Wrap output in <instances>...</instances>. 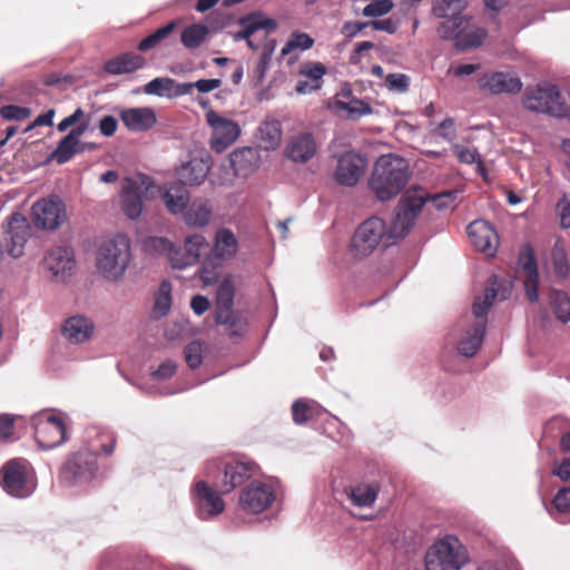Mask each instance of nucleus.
<instances>
[{
	"label": "nucleus",
	"mask_w": 570,
	"mask_h": 570,
	"mask_svg": "<svg viewBox=\"0 0 570 570\" xmlns=\"http://www.w3.org/2000/svg\"><path fill=\"white\" fill-rule=\"evenodd\" d=\"M425 197L421 193L405 191L401 197L394 219L387 228L386 223L372 216L363 222L351 239V253L357 258L372 254L383 239L404 238L415 225L423 209Z\"/></svg>",
	"instance_id": "f257e3e1"
},
{
	"label": "nucleus",
	"mask_w": 570,
	"mask_h": 570,
	"mask_svg": "<svg viewBox=\"0 0 570 570\" xmlns=\"http://www.w3.org/2000/svg\"><path fill=\"white\" fill-rule=\"evenodd\" d=\"M411 173L407 161L393 154L382 155L375 161L368 187L381 202L399 195L406 186Z\"/></svg>",
	"instance_id": "f03ea898"
},
{
	"label": "nucleus",
	"mask_w": 570,
	"mask_h": 570,
	"mask_svg": "<svg viewBox=\"0 0 570 570\" xmlns=\"http://www.w3.org/2000/svg\"><path fill=\"white\" fill-rule=\"evenodd\" d=\"M99 448L92 445L91 449L83 448L70 454L61 468V480L69 485L91 481L98 471L97 455L99 453L111 455L116 448V436L112 433H101L98 435Z\"/></svg>",
	"instance_id": "7ed1b4c3"
},
{
	"label": "nucleus",
	"mask_w": 570,
	"mask_h": 570,
	"mask_svg": "<svg viewBox=\"0 0 570 570\" xmlns=\"http://www.w3.org/2000/svg\"><path fill=\"white\" fill-rule=\"evenodd\" d=\"M97 268L109 281L120 279L131 262L130 239L117 234L104 240L97 254Z\"/></svg>",
	"instance_id": "20e7f679"
},
{
	"label": "nucleus",
	"mask_w": 570,
	"mask_h": 570,
	"mask_svg": "<svg viewBox=\"0 0 570 570\" xmlns=\"http://www.w3.org/2000/svg\"><path fill=\"white\" fill-rule=\"evenodd\" d=\"M255 468V464L248 461L216 459L207 462L205 473L214 480V485L222 494H227L253 478Z\"/></svg>",
	"instance_id": "39448f33"
},
{
	"label": "nucleus",
	"mask_w": 570,
	"mask_h": 570,
	"mask_svg": "<svg viewBox=\"0 0 570 570\" xmlns=\"http://www.w3.org/2000/svg\"><path fill=\"white\" fill-rule=\"evenodd\" d=\"M238 252V239L229 228H219L214 236L210 253L203 262L200 278L206 285L215 284L219 278L218 268L233 259Z\"/></svg>",
	"instance_id": "423d86ee"
},
{
	"label": "nucleus",
	"mask_w": 570,
	"mask_h": 570,
	"mask_svg": "<svg viewBox=\"0 0 570 570\" xmlns=\"http://www.w3.org/2000/svg\"><path fill=\"white\" fill-rule=\"evenodd\" d=\"M495 298L497 289L493 286L487 287L482 297H475L472 306V313L475 321L472 326L465 331L459 342L458 350L460 354L466 357H471L476 354L485 334L488 311Z\"/></svg>",
	"instance_id": "0eeeda50"
},
{
	"label": "nucleus",
	"mask_w": 570,
	"mask_h": 570,
	"mask_svg": "<svg viewBox=\"0 0 570 570\" xmlns=\"http://www.w3.org/2000/svg\"><path fill=\"white\" fill-rule=\"evenodd\" d=\"M468 553L459 539L448 535L429 548L425 554L426 570H461L468 562Z\"/></svg>",
	"instance_id": "6e6552de"
},
{
	"label": "nucleus",
	"mask_w": 570,
	"mask_h": 570,
	"mask_svg": "<svg viewBox=\"0 0 570 570\" xmlns=\"http://www.w3.org/2000/svg\"><path fill=\"white\" fill-rule=\"evenodd\" d=\"M523 106L528 110L548 114L562 118L568 112L558 87L551 83H540L533 89H528L523 96Z\"/></svg>",
	"instance_id": "1a4fd4ad"
},
{
	"label": "nucleus",
	"mask_w": 570,
	"mask_h": 570,
	"mask_svg": "<svg viewBox=\"0 0 570 570\" xmlns=\"http://www.w3.org/2000/svg\"><path fill=\"white\" fill-rule=\"evenodd\" d=\"M156 185L147 177L141 176L138 179L125 178L120 193V207L122 213L129 219H137L144 212L145 197L151 194Z\"/></svg>",
	"instance_id": "9d476101"
},
{
	"label": "nucleus",
	"mask_w": 570,
	"mask_h": 570,
	"mask_svg": "<svg viewBox=\"0 0 570 570\" xmlns=\"http://www.w3.org/2000/svg\"><path fill=\"white\" fill-rule=\"evenodd\" d=\"M0 485L9 495L20 499L29 497L35 490L27 464L16 459L1 468Z\"/></svg>",
	"instance_id": "9b49d317"
},
{
	"label": "nucleus",
	"mask_w": 570,
	"mask_h": 570,
	"mask_svg": "<svg viewBox=\"0 0 570 570\" xmlns=\"http://www.w3.org/2000/svg\"><path fill=\"white\" fill-rule=\"evenodd\" d=\"M31 217L38 228L53 230L65 223L66 206L56 195L42 198L32 205Z\"/></svg>",
	"instance_id": "f8f14e48"
},
{
	"label": "nucleus",
	"mask_w": 570,
	"mask_h": 570,
	"mask_svg": "<svg viewBox=\"0 0 570 570\" xmlns=\"http://www.w3.org/2000/svg\"><path fill=\"white\" fill-rule=\"evenodd\" d=\"M35 438L42 449H53L66 440V424L59 416L40 413L32 419Z\"/></svg>",
	"instance_id": "ddd939ff"
},
{
	"label": "nucleus",
	"mask_w": 570,
	"mask_h": 570,
	"mask_svg": "<svg viewBox=\"0 0 570 570\" xmlns=\"http://www.w3.org/2000/svg\"><path fill=\"white\" fill-rule=\"evenodd\" d=\"M206 120L213 129L210 147L216 153H222L233 145L240 134L237 122L219 116L214 110L206 114Z\"/></svg>",
	"instance_id": "4468645a"
},
{
	"label": "nucleus",
	"mask_w": 570,
	"mask_h": 570,
	"mask_svg": "<svg viewBox=\"0 0 570 570\" xmlns=\"http://www.w3.org/2000/svg\"><path fill=\"white\" fill-rule=\"evenodd\" d=\"M197 513L202 520H208L219 515L225 510V502L222 493L214 485H209L206 481H197L193 490Z\"/></svg>",
	"instance_id": "2eb2a0df"
},
{
	"label": "nucleus",
	"mask_w": 570,
	"mask_h": 570,
	"mask_svg": "<svg viewBox=\"0 0 570 570\" xmlns=\"http://www.w3.org/2000/svg\"><path fill=\"white\" fill-rule=\"evenodd\" d=\"M275 500L274 490L262 482H252L239 494V507L248 513H261Z\"/></svg>",
	"instance_id": "dca6fc26"
},
{
	"label": "nucleus",
	"mask_w": 570,
	"mask_h": 570,
	"mask_svg": "<svg viewBox=\"0 0 570 570\" xmlns=\"http://www.w3.org/2000/svg\"><path fill=\"white\" fill-rule=\"evenodd\" d=\"M208 247L207 239L200 234H193L185 238L183 248L170 250L169 262L173 268L183 269L196 265L202 252Z\"/></svg>",
	"instance_id": "f3484780"
},
{
	"label": "nucleus",
	"mask_w": 570,
	"mask_h": 570,
	"mask_svg": "<svg viewBox=\"0 0 570 570\" xmlns=\"http://www.w3.org/2000/svg\"><path fill=\"white\" fill-rule=\"evenodd\" d=\"M46 268L57 282H63L73 273L76 261L71 247L57 246L51 248L43 258Z\"/></svg>",
	"instance_id": "a211bd4d"
},
{
	"label": "nucleus",
	"mask_w": 570,
	"mask_h": 570,
	"mask_svg": "<svg viewBox=\"0 0 570 570\" xmlns=\"http://www.w3.org/2000/svg\"><path fill=\"white\" fill-rule=\"evenodd\" d=\"M468 236L471 244L485 256L495 255L499 246V236L495 229L485 220L478 219L468 226Z\"/></svg>",
	"instance_id": "6ab92c4d"
},
{
	"label": "nucleus",
	"mask_w": 570,
	"mask_h": 570,
	"mask_svg": "<svg viewBox=\"0 0 570 570\" xmlns=\"http://www.w3.org/2000/svg\"><path fill=\"white\" fill-rule=\"evenodd\" d=\"M365 167L364 157L355 153H345L337 160L335 180L342 186H355L364 174Z\"/></svg>",
	"instance_id": "aec40b11"
},
{
	"label": "nucleus",
	"mask_w": 570,
	"mask_h": 570,
	"mask_svg": "<svg viewBox=\"0 0 570 570\" xmlns=\"http://www.w3.org/2000/svg\"><path fill=\"white\" fill-rule=\"evenodd\" d=\"M32 227L26 216L20 213H13L8 218L7 240L8 252L12 257H20L23 254V247L31 236Z\"/></svg>",
	"instance_id": "412c9836"
},
{
	"label": "nucleus",
	"mask_w": 570,
	"mask_h": 570,
	"mask_svg": "<svg viewBox=\"0 0 570 570\" xmlns=\"http://www.w3.org/2000/svg\"><path fill=\"white\" fill-rule=\"evenodd\" d=\"M89 124L81 122L73 127L57 145L56 149L49 155L50 160L62 165L68 163L77 154L85 151V144L80 141V137L88 130Z\"/></svg>",
	"instance_id": "4be33fe9"
},
{
	"label": "nucleus",
	"mask_w": 570,
	"mask_h": 570,
	"mask_svg": "<svg viewBox=\"0 0 570 570\" xmlns=\"http://www.w3.org/2000/svg\"><path fill=\"white\" fill-rule=\"evenodd\" d=\"M479 86L482 90H487L492 95H514L521 91L522 81L518 76L495 71L480 78Z\"/></svg>",
	"instance_id": "5701e85b"
},
{
	"label": "nucleus",
	"mask_w": 570,
	"mask_h": 570,
	"mask_svg": "<svg viewBox=\"0 0 570 570\" xmlns=\"http://www.w3.org/2000/svg\"><path fill=\"white\" fill-rule=\"evenodd\" d=\"M317 151V142L309 132H299L292 136L285 147V155L294 163L305 164Z\"/></svg>",
	"instance_id": "b1692460"
},
{
	"label": "nucleus",
	"mask_w": 570,
	"mask_h": 570,
	"mask_svg": "<svg viewBox=\"0 0 570 570\" xmlns=\"http://www.w3.org/2000/svg\"><path fill=\"white\" fill-rule=\"evenodd\" d=\"M209 169L210 160L208 157H194L177 168V180L185 186H198L206 179Z\"/></svg>",
	"instance_id": "393cba45"
},
{
	"label": "nucleus",
	"mask_w": 570,
	"mask_h": 570,
	"mask_svg": "<svg viewBox=\"0 0 570 570\" xmlns=\"http://www.w3.org/2000/svg\"><path fill=\"white\" fill-rule=\"evenodd\" d=\"M120 120L130 131H147L151 129L156 121V112L150 107L127 108L120 111Z\"/></svg>",
	"instance_id": "a878e982"
},
{
	"label": "nucleus",
	"mask_w": 570,
	"mask_h": 570,
	"mask_svg": "<svg viewBox=\"0 0 570 570\" xmlns=\"http://www.w3.org/2000/svg\"><path fill=\"white\" fill-rule=\"evenodd\" d=\"M520 262L525 272L524 288L525 295L530 302L538 301L539 273L533 249L530 245H524L520 254Z\"/></svg>",
	"instance_id": "bb28decb"
},
{
	"label": "nucleus",
	"mask_w": 570,
	"mask_h": 570,
	"mask_svg": "<svg viewBox=\"0 0 570 570\" xmlns=\"http://www.w3.org/2000/svg\"><path fill=\"white\" fill-rule=\"evenodd\" d=\"M238 22L240 26L244 27V29L235 33L234 39L246 40L248 47L252 49L257 48L250 39L256 31L265 29L266 31L272 32L275 31L277 28V23L275 20L264 18L259 13H252L246 17H242Z\"/></svg>",
	"instance_id": "cd10ccee"
},
{
	"label": "nucleus",
	"mask_w": 570,
	"mask_h": 570,
	"mask_svg": "<svg viewBox=\"0 0 570 570\" xmlns=\"http://www.w3.org/2000/svg\"><path fill=\"white\" fill-rule=\"evenodd\" d=\"M146 66V59L131 51L122 52L105 61L104 70L111 76L131 73L142 69Z\"/></svg>",
	"instance_id": "c85d7f7f"
},
{
	"label": "nucleus",
	"mask_w": 570,
	"mask_h": 570,
	"mask_svg": "<svg viewBox=\"0 0 570 570\" xmlns=\"http://www.w3.org/2000/svg\"><path fill=\"white\" fill-rule=\"evenodd\" d=\"M380 491L381 484L377 481L360 482L344 490L352 503L358 508H372Z\"/></svg>",
	"instance_id": "c756f323"
},
{
	"label": "nucleus",
	"mask_w": 570,
	"mask_h": 570,
	"mask_svg": "<svg viewBox=\"0 0 570 570\" xmlns=\"http://www.w3.org/2000/svg\"><path fill=\"white\" fill-rule=\"evenodd\" d=\"M94 332V323L85 316H71L62 326L63 336L71 343H83L90 338Z\"/></svg>",
	"instance_id": "7c9ffc66"
},
{
	"label": "nucleus",
	"mask_w": 570,
	"mask_h": 570,
	"mask_svg": "<svg viewBox=\"0 0 570 570\" xmlns=\"http://www.w3.org/2000/svg\"><path fill=\"white\" fill-rule=\"evenodd\" d=\"M155 189L160 194L161 202L171 215H184L190 202L187 190L178 186H170L169 188L156 186Z\"/></svg>",
	"instance_id": "2f4dec72"
},
{
	"label": "nucleus",
	"mask_w": 570,
	"mask_h": 570,
	"mask_svg": "<svg viewBox=\"0 0 570 570\" xmlns=\"http://www.w3.org/2000/svg\"><path fill=\"white\" fill-rule=\"evenodd\" d=\"M213 215V206L209 200L195 198L189 202L183 215L184 222L191 227H205L209 224Z\"/></svg>",
	"instance_id": "473e14b6"
},
{
	"label": "nucleus",
	"mask_w": 570,
	"mask_h": 570,
	"mask_svg": "<svg viewBox=\"0 0 570 570\" xmlns=\"http://www.w3.org/2000/svg\"><path fill=\"white\" fill-rule=\"evenodd\" d=\"M229 163L236 176L247 177L257 169L258 157L253 148L245 147L234 150Z\"/></svg>",
	"instance_id": "72a5a7b5"
},
{
	"label": "nucleus",
	"mask_w": 570,
	"mask_h": 570,
	"mask_svg": "<svg viewBox=\"0 0 570 570\" xmlns=\"http://www.w3.org/2000/svg\"><path fill=\"white\" fill-rule=\"evenodd\" d=\"M214 318L216 324L225 326L230 337L243 336L246 332L247 320L240 312H235L233 308L227 309L223 317H219V312H215Z\"/></svg>",
	"instance_id": "f704fd0d"
},
{
	"label": "nucleus",
	"mask_w": 570,
	"mask_h": 570,
	"mask_svg": "<svg viewBox=\"0 0 570 570\" xmlns=\"http://www.w3.org/2000/svg\"><path fill=\"white\" fill-rule=\"evenodd\" d=\"M485 37L487 32L483 28L472 26L470 20L465 18L455 45L461 50L476 48L482 43Z\"/></svg>",
	"instance_id": "c9c22d12"
},
{
	"label": "nucleus",
	"mask_w": 570,
	"mask_h": 570,
	"mask_svg": "<svg viewBox=\"0 0 570 570\" xmlns=\"http://www.w3.org/2000/svg\"><path fill=\"white\" fill-rule=\"evenodd\" d=\"M258 137L264 149H275L282 140V124L276 119L265 120L258 127Z\"/></svg>",
	"instance_id": "e433bc0d"
},
{
	"label": "nucleus",
	"mask_w": 570,
	"mask_h": 570,
	"mask_svg": "<svg viewBox=\"0 0 570 570\" xmlns=\"http://www.w3.org/2000/svg\"><path fill=\"white\" fill-rule=\"evenodd\" d=\"M235 296V286L233 281L227 277L224 278L218 285L216 293L215 312H219V317L226 314V311L233 308Z\"/></svg>",
	"instance_id": "4c0bfd02"
},
{
	"label": "nucleus",
	"mask_w": 570,
	"mask_h": 570,
	"mask_svg": "<svg viewBox=\"0 0 570 570\" xmlns=\"http://www.w3.org/2000/svg\"><path fill=\"white\" fill-rule=\"evenodd\" d=\"M209 33L208 27L200 23H193L186 27L180 33V41L187 49L198 48Z\"/></svg>",
	"instance_id": "58836bf2"
},
{
	"label": "nucleus",
	"mask_w": 570,
	"mask_h": 570,
	"mask_svg": "<svg viewBox=\"0 0 570 570\" xmlns=\"http://www.w3.org/2000/svg\"><path fill=\"white\" fill-rule=\"evenodd\" d=\"M550 305L554 316L562 323L570 321V297L562 291L550 293Z\"/></svg>",
	"instance_id": "ea45409f"
},
{
	"label": "nucleus",
	"mask_w": 570,
	"mask_h": 570,
	"mask_svg": "<svg viewBox=\"0 0 570 570\" xmlns=\"http://www.w3.org/2000/svg\"><path fill=\"white\" fill-rule=\"evenodd\" d=\"M170 306L171 284L168 281H164L156 293L153 313L156 317H163L168 314Z\"/></svg>",
	"instance_id": "a19ab883"
},
{
	"label": "nucleus",
	"mask_w": 570,
	"mask_h": 570,
	"mask_svg": "<svg viewBox=\"0 0 570 570\" xmlns=\"http://www.w3.org/2000/svg\"><path fill=\"white\" fill-rule=\"evenodd\" d=\"M176 28V22L171 21L164 27H160L146 38H144L137 46V49L141 52H146L156 48L163 40L168 38Z\"/></svg>",
	"instance_id": "79ce46f5"
},
{
	"label": "nucleus",
	"mask_w": 570,
	"mask_h": 570,
	"mask_svg": "<svg viewBox=\"0 0 570 570\" xmlns=\"http://www.w3.org/2000/svg\"><path fill=\"white\" fill-rule=\"evenodd\" d=\"M327 73L325 65L318 61H308L301 66L299 75L311 81L312 87L321 89L323 77Z\"/></svg>",
	"instance_id": "37998d69"
},
{
	"label": "nucleus",
	"mask_w": 570,
	"mask_h": 570,
	"mask_svg": "<svg viewBox=\"0 0 570 570\" xmlns=\"http://www.w3.org/2000/svg\"><path fill=\"white\" fill-rule=\"evenodd\" d=\"M336 106L338 109L346 111L348 118L353 120L373 112L368 102L356 98H352L350 101L337 100Z\"/></svg>",
	"instance_id": "c03bdc74"
},
{
	"label": "nucleus",
	"mask_w": 570,
	"mask_h": 570,
	"mask_svg": "<svg viewBox=\"0 0 570 570\" xmlns=\"http://www.w3.org/2000/svg\"><path fill=\"white\" fill-rule=\"evenodd\" d=\"M468 0H433L432 12L435 17L461 14Z\"/></svg>",
	"instance_id": "a18cd8bd"
},
{
	"label": "nucleus",
	"mask_w": 570,
	"mask_h": 570,
	"mask_svg": "<svg viewBox=\"0 0 570 570\" xmlns=\"http://www.w3.org/2000/svg\"><path fill=\"white\" fill-rule=\"evenodd\" d=\"M445 19L438 28V35L442 39H458L465 17L462 14L442 17Z\"/></svg>",
	"instance_id": "49530a36"
},
{
	"label": "nucleus",
	"mask_w": 570,
	"mask_h": 570,
	"mask_svg": "<svg viewBox=\"0 0 570 570\" xmlns=\"http://www.w3.org/2000/svg\"><path fill=\"white\" fill-rule=\"evenodd\" d=\"M553 511L551 515L560 523H566L568 520L562 517L570 512V488L560 489L552 500Z\"/></svg>",
	"instance_id": "de8ad7c7"
},
{
	"label": "nucleus",
	"mask_w": 570,
	"mask_h": 570,
	"mask_svg": "<svg viewBox=\"0 0 570 570\" xmlns=\"http://www.w3.org/2000/svg\"><path fill=\"white\" fill-rule=\"evenodd\" d=\"M314 45V39L305 32H293L285 46L282 48V56H287L295 50H307Z\"/></svg>",
	"instance_id": "09e8293b"
},
{
	"label": "nucleus",
	"mask_w": 570,
	"mask_h": 570,
	"mask_svg": "<svg viewBox=\"0 0 570 570\" xmlns=\"http://www.w3.org/2000/svg\"><path fill=\"white\" fill-rule=\"evenodd\" d=\"M175 80L167 77L155 78L145 85L144 91L147 95L166 96L173 90Z\"/></svg>",
	"instance_id": "8fccbe9b"
},
{
	"label": "nucleus",
	"mask_w": 570,
	"mask_h": 570,
	"mask_svg": "<svg viewBox=\"0 0 570 570\" xmlns=\"http://www.w3.org/2000/svg\"><path fill=\"white\" fill-rule=\"evenodd\" d=\"M293 421L298 424H305L315 416V409L306 401L297 400L292 405Z\"/></svg>",
	"instance_id": "3c124183"
},
{
	"label": "nucleus",
	"mask_w": 570,
	"mask_h": 570,
	"mask_svg": "<svg viewBox=\"0 0 570 570\" xmlns=\"http://www.w3.org/2000/svg\"><path fill=\"white\" fill-rule=\"evenodd\" d=\"M185 361L190 368H197L203 363V345L198 341L189 343L184 351Z\"/></svg>",
	"instance_id": "603ef678"
},
{
	"label": "nucleus",
	"mask_w": 570,
	"mask_h": 570,
	"mask_svg": "<svg viewBox=\"0 0 570 570\" xmlns=\"http://www.w3.org/2000/svg\"><path fill=\"white\" fill-rule=\"evenodd\" d=\"M394 7L392 0H374L366 4L363 9V16L365 17H381L389 13Z\"/></svg>",
	"instance_id": "864d4df0"
},
{
	"label": "nucleus",
	"mask_w": 570,
	"mask_h": 570,
	"mask_svg": "<svg viewBox=\"0 0 570 570\" xmlns=\"http://www.w3.org/2000/svg\"><path fill=\"white\" fill-rule=\"evenodd\" d=\"M31 110L27 107L7 105L0 108V116L7 120H24L29 118Z\"/></svg>",
	"instance_id": "5fc2aeb1"
},
{
	"label": "nucleus",
	"mask_w": 570,
	"mask_h": 570,
	"mask_svg": "<svg viewBox=\"0 0 570 570\" xmlns=\"http://www.w3.org/2000/svg\"><path fill=\"white\" fill-rule=\"evenodd\" d=\"M144 248L150 253H166L170 254L173 248L171 243L164 237H149L144 242Z\"/></svg>",
	"instance_id": "6e6d98bb"
},
{
	"label": "nucleus",
	"mask_w": 570,
	"mask_h": 570,
	"mask_svg": "<svg viewBox=\"0 0 570 570\" xmlns=\"http://www.w3.org/2000/svg\"><path fill=\"white\" fill-rule=\"evenodd\" d=\"M407 191H416V193H421L424 195L425 197V200L424 203L426 202H432L433 206L436 208V209H443V208H446L449 207V202H453V195L452 193H444V194H440V195H435V196H430L424 189L422 188H411L409 189ZM425 204H423L424 206Z\"/></svg>",
	"instance_id": "4d7b16f0"
},
{
	"label": "nucleus",
	"mask_w": 570,
	"mask_h": 570,
	"mask_svg": "<svg viewBox=\"0 0 570 570\" xmlns=\"http://www.w3.org/2000/svg\"><path fill=\"white\" fill-rule=\"evenodd\" d=\"M557 212L560 220V226L564 229L570 228V200L564 194L557 203Z\"/></svg>",
	"instance_id": "13d9d810"
},
{
	"label": "nucleus",
	"mask_w": 570,
	"mask_h": 570,
	"mask_svg": "<svg viewBox=\"0 0 570 570\" xmlns=\"http://www.w3.org/2000/svg\"><path fill=\"white\" fill-rule=\"evenodd\" d=\"M85 117V111L81 108H77L70 116L63 118L57 126L58 131L63 132L68 128L75 126L77 127L82 122V118ZM83 122H88V120H83Z\"/></svg>",
	"instance_id": "bf43d9fd"
},
{
	"label": "nucleus",
	"mask_w": 570,
	"mask_h": 570,
	"mask_svg": "<svg viewBox=\"0 0 570 570\" xmlns=\"http://www.w3.org/2000/svg\"><path fill=\"white\" fill-rule=\"evenodd\" d=\"M386 86L390 89H395L400 92H404L409 87V77L403 73H390L385 78Z\"/></svg>",
	"instance_id": "052dcab7"
},
{
	"label": "nucleus",
	"mask_w": 570,
	"mask_h": 570,
	"mask_svg": "<svg viewBox=\"0 0 570 570\" xmlns=\"http://www.w3.org/2000/svg\"><path fill=\"white\" fill-rule=\"evenodd\" d=\"M454 154L461 163L468 165H471L479 159V154L475 149H470L460 145L454 146Z\"/></svg>",
	"instance_id": "680f3d73"
},
{
	"label": "nucleus",
	"mask_w": 570,
	"mask_h": 570,
	"mask_svg": "<svg viewBox=\"0 0 570 570\" xmlns=\"http://www.w3.org/2000/svg\"><path fill=\"white\" fill-rule=\"evenodd\" d=\"M177 371V364L174 361L167 360L163 362L151 375L158 380L170 379Z\"/></svg>",
	"instance_id": "e2e57ef3"
},
{
	"label": "nucleus",
	"mask_w": 570,
	"mask_h": 570,
	"mask_svg": "<svg viewBox=\"0 0 570 570\" xmlns=\"http://www.w3.org/2000/svg\"><path fill=\"white\" fill-rule=\"evenodd\" d=\"M439 135L448 140V141H452L455 139L456 137V131H455V124H454V120L452 118H446L444 119L440 125H439Z\"/></svg>",
	"instance_id": "0e129e2a"
},
{
	"label": "nucleus",
	"mask_w": 570,
	"mask_h": 570,
	"mask_svg": "<svg viewBox=\"0 0 570 570\" xmlns=\"http://www.w3.org/2000/svg\"><path fill=\"white\" fill-rule=\"evenodd\" d=\"M13 417L9 414L0 415V440H7L13 434Z\"/></svg>",
	"instance_id": "69168bd1"
},
{
	"label": "nucleus",
	"mask_w": 570,
	"mask_h": 570,
	"mask_svg": "<svg viewBox=\"0 0 570 570\" xmlns=\"http://www.w3.org/2000/svg\"><path fill=\"white\" fill-rule=\"evenodd\" d=\"M553 265L556 274L560 277H566L570 272V265L562 253L553 255Z\"/></svg>",
	"instance_id": "338daca9"
},
{
	"label": "nucleus",
	"mask_w": 570,
	"mask_h": 570,
	"mask_svg": "<svg viewBox=\"0 0 570 570\" xmlns=\"http://www.w3.org/2000/svg\"><path fill=\"white\" fill-rule=\"evenodd\" d=\"M552 473L562 481L570 480V458L563 459L561 462H556L552 469Z\"/></svg>",
	"instance_id": "774afa93"
}]
</instances>
